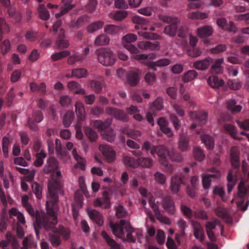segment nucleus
Segmentation results:
<instances>
[{"label": "nucleus", "instance_id": "nucleus-1", "mask_svg": "<svg viewBox=\"0 0 249 249\" xmlns=\"http://www.w3.org/2000/svg\"><path fill=\"white\" fill-rule=\"evenodd\" d=\"M48 188L47 201L46 203L47 213L38 211L35 212L32 208V219L36 218L33 227L37 236L39 234V229L42 228L49 231V241L53 247H57L61 245L62 239L67 240L69 238L70 231L69 229L62 225H59L58 228L55 227L57 223L56 213L59 209L58 193L64 194L60 182L57 179L49 182Z\"/></svg>", "mask_w": 249, "mask_h": 249}, {"label": "nucleus", "instance_id": "nucleus-2", "mask_svg": "<svg viewBox=\"0 0 249 249\" xmlns=\"http://www.w3.org/2000/svg\"><path fill=\"white\" fill-rule=\"evenodd\" d=\"M142 150L148 152L150 151L151 155L155 157L156 154L158 156L161 164L166 167L167 171L170 173L173 172V167L168 163V158L170 151L164 145H153L149 142L146 141L143 143Z\"/></svg>", "mask_w": 249, "mask_h": 249}, {"label": "nucleus", "instance_id": "nucleus-3", "mask_svg": "<svg viewBox=\"0 0 249 249\" xmlns=\"http://www.w3.org/2000/svg\"><path fill=\"white\" fill-rule=\"evenodd\" d=\"M125 220L122 219L120 221L119 223L113 224L110 222L109 226L113 234L120 238L124 237V230H125L127 232L126 234L127 241L132 243L135 242L136 239L132 234L135 231L134 229L129 225L125 226Z\"/></svg>", "mask_w": 249, "mask_h": 249}, {"label": "nucleus", "instance_id": "nucleus-4", "mask_svg": "<svg viewBox=\"0 0 249 249\" xmlns=\"http://www.w3.org/2000/svg\"><path fill=\"white\" fill-rule=\"evenodd\" d=\"M111 124V120L109 119H107L105 121L102 122L101 120H95L92 122V125L99 130L104 131L102 133L103 137L105 140L112 142L115 138V134L112 129L106 130L105 129L110 126Z\"/></svg>", "mask_w": 249, "mask_h": 249}, {"label": "nucleus", "instance_id": "nucleus-5", "mask_svg": "<svg viewBox=\"0 0 249 249\" xmlns=\"http://www.w3.org/2000/svg\"><path fill=\"white\" fill-rule=\"evenodd\" d=\"M96 54L98 62L106 66H112L116 61V56L113 52L107 48L97 50Z\"/></svg>", "mask_w": 249, "mask_h": 249}, {"label": "nucleus", "instance_id": "nucleus-6", "mask_svg": "<svg viewBox=\"0 0 249 249\" xmlns=\"http://www.w3.org/2000/svg\"><path fill=\"white\" fill-rule=\"evenodd\" d=\"M75 112L77 116V124L76 125V137L79 139H82L83 138V133L81 130V122L85 118V111L84 105L80 102H77L75 105Z\"/></svg>", "mask_w": 249, "mask_h": 249}, {"label": "nucleus", "instance_id": "nucleus-7", "mask_svg": "<svg viewBox=\"0 0 249 249\" xmlns=\"http://www.w3.org/2000/svg\"><path fill=\"white\" fill-rule=\"evenodd\" d=\"M9 215L10 218H13L14 216L17 217L18 219L17 234L19 238H22L24 236V233L22 227L19 224H23L25 223V219L23 214L18 211L16 208H12L9 211Z\"/></svg>", "mask_w": 249, "mask_h": 249}, {"label": "nucleus", "instance_id": "nucleus-8", "mask_svg": "<svg viewBox=\"0 0 249 249\" xmlns=\"http://www.w3.org/2000/svg\"><path fill=\"white\" fill-rule=\"evenodd\" d=\"M171 61L168 58L160 59L157 61L152 62L149 60L142 61V63L146 66L149 69L156 71L157 67H165L170 64Z\"/></svg>", "mask_w": 249, "mask_h": 249}, {"label": "nucleus", "instance_id": "nucleus-9", "mask_svg": "<svg viewBox=\"0 0 249 249\" xmlns=\"http://www.w3.org/2000/svg\"><path fill=\"white\" fill-rule=\"evenodd\" d=\"M99 149L107 162H111L115 160V152L109 145L101 144Z\"/></svg>", "mask_w": 249, "mask_h": 249}, {"label": "nucleus", "instance_id": "nucleus-10", "mask_svg": "<svg viewBox=\"0 0 249 249\" xmlns=\"http://www.w3.org/2000/svg\"><path fill=\"white\" fill-rule=\"evenodd\" d=\"M94 205L95 207H100L107 209L110 207V199L109 193L107 191L103 193V197L98 198L94 201Z\"/></svg>", "mask_w": 249, "mask_h": 249}, {"label": "nucleus", "instance_id": "nucleus-11", "mask_svg": "<svg viewBox=\"0 0 249 249\" xmlns=\"http://www.w3.org/2000/svg\"><path fill=\"white\" fill-rule=\"evenodd\" d=\"M7 240H2L1 246L3 248H7L10 244L13 249H19V245L16 237L13 235L10 231H8L6 235Z\"/></svg>", "mask_w": 249, "mask_h": 249}, {"label": "nucleus", "instance_id": "nucleus-12", "mask_svg": "<svg viewBox=\"0 0 249 249\" xmlns=\"http://www.w3.org/2000/svg\"><path fill=\"white\" fill-rule=\"evenodd\" d=\"M191 119L198 123V125L204 124L207 119V113L204 111H191L189 113Z\"/></svg>", "mask_w": 249, "mask_h": 249}, {"label": "nucleus", "instance_id": "nucleus-13", "mask_svg": "<svg viewBox=\"0 0 249 249\" xmlns=\"http://www.w3.org/2000/svg\"><path fill=\"white\" fill-rule=\"evenodd\" d=\"M184 183V176L182 175H175L171 178V189L173 193H177L180 190V185Z\"/></svg>", "mask_w": 249, "mask_h": 249}, {"label": "nucleus", "instance_id": "nucleus-14", "mask_svg": "<svg viewBox=\"0 0 249 249\" xmlns=\"http://www.w3.org/2000/svg\"><path fill=\"white\" fill-rule=\"evenodd\" d=\"M213 63V59L208 56L204 59L194 62L193 63V67L198 70L205 71Z\"/></svg>", "mask_w": 249, "mask_h": 249}, {"label": "nucleus", "instance_id": "nucleus-15", "mask_svg": "<svg viewBox=\"0 0 249 249\" xmlns=\"http://www.w3.org/2000/svg\"><path fill=\"white\" fill-rule=\"evenodd\" d=\"M106 111L107 114L113 116L116 119L123 121L128 120L127 114L123 110L113 107H107Z\"/></svg>", "mask_w": 249, "mask_h": 249}, {"label": "nucleus", "instance_id": "nucleus-16", "mask_svg": "<svg viewBox=\"0 0 249 249\" xmlns=\"http://www.w3.org/2000/svg\"><path fill=\"white\" fill-rule=\"evenodd\" d=\"M212 172L215 173L213 174H203L202 175V184L203 188L205 189H208L211 185V178H219L220 177V173L219 171L217 170L215 168H213L212 169Z\"/></svg>", "mask_w": 249, "mask_h": 249}, {"label": "nucleus", "instance_id": "nucleus-17", "mask_svg": "<svg viewBox=\"0 0 249 249\" xmlns=\"http://www.w3.org/2000/svg\"><path fill=\"white\" fill-rule=\"evenodd\" d=\"M162 205L164 209L169 213L173 214L175 212V202L172 197L166 196L163 197Z\"/></svg>", "mask_w": 249, "mask_h": 249}, {"label": "nucleus", "instance_id": "nucleus-18", "mask_svg": "<svg viewBox=\"0 0 249 249\" xmlns=\"http://www.w3.org/2000/svg\"><path fill=\"white\" fill-rule=\"evenodd\" d=\"M208 84L213 88L218 89L220 87L223 88L224 91H227L228 88L225 85V82L222 79H219L217 76H210L207 80Z\"/></svg>", "mask_w": 249, "mask_h": 249}, {"label": "nucleus", "instance_id": "nucleus-19", "mask_svg": "<svg viewBox=\"0 0 249 249\" xmlns=\"http://www.w3.org/2000/svg\"><path fill=\"white\" fill-rule=\"evenodd\" d=\"M239 151L237 147H232L231 150V162L232 167L239 170L240 167Z\"/></svg>", "mask_w": 249, "mask_h": 249}, {"label": "nucleus", "instance_id": "nucleus-20", "mask_svg": "<svg viewBox=\"0 0 249 249\" xmlns=\"http://www.w3.org/2000/svg\"><path fill=\"white\" fill-rule=\"evenodd\" d=\"M192 224L194 231V236L196 239L203 241L204 240V233L201 224L196 221H192Z\"/></svg>", "mask_w": 249, "mask_h": 249}, {"label": "nucleus", "instance_id": "nucleus-21", "mask_svg": "<svg viewBox=\"0 0 249 249\" xmlns=\"http://www.w3.org/2000/svg\"><path fill=\"white\" fill-rule=\"evenodd\" d=\"M58 168L57 160L53 158H49L47 161L46 164L44 168V172L46 173H51L55 171Z\"/></svg>", "mask_w": 249, "mask_h": 249}, {"label": "nucleus", "instance_id": "nucleus-22", "mask_svg": "<svg viewBox=\"0 0 249 249\" xmlns=\"http://www.w3.org/2000/svg\"><path fill=\"white\" fill-rule=\"evenodd\" d=\"M215 213L218 217H221L226 223L228 224L232 223V218L226 209L218 208L215 210Z\"/></svg>", "mask_w": 249, "mask_h": 249}, {"label": "nucleus", "instance_id": "nucleus-23", "mask_svg": "<svg viewBox=\"0 0 249 249\" xmlns=\"http://www.w3.org/2000/svg\"><path fill=\"white\" fill-rule=\"evenodd\" d=\"M89 218L98 226H101L103 224L104 221L102 215L99 212L95 210H91L88 212Z\"/></svg>", "mask_w": 249, "mask_h": 249}, {"label": "nucleus", "instance_id": "nucleus-24", "mask_svg": "<svg viewBox=\"0 0 249 249\" xmlns=\"http://www.w3.org/2000/svg\"><path fill=\"white\" fill-rule=\"evenodd\" d=\"M110 39L104 34H101L98 35L94 41V45L95 46H103L107 45L110 42Z\"/></svg>", "mask_w": 249, "mask_h": 249}, {"label": "nucleus", "instance_id": "nucleus-25", "mask_svg": "<svg viewBox=\"0 0 249 249\" xmlns=\"http://www.w3.org/2000/svg\"><path fill=\"white\" fill-rule=\"evenodd\" d=\"M124 29V26L109 24L105 27L104 31L107 34L114 36L122 31Z\"/></svg>", "mask_w": 249, "mask_h": 249}, {"label": "nucleus", "instance_id": "nucleus-26", "mask_svg": "<svg viewBox=\"0 0 249 249\" xmlns=\"http://www.w3.org/2000/svg\"><path fill=\"white\" fill-rule=\"evenodd\" d=\"M150 207L153 209L155 215L158 220L166 224H169L170 223V219L160 213V211L159 209V206L156 203L153 204Z\"/></svg>", "mask_w": 249, "mask_h": 249}, {"label": "nucleus", "instance_id": "nucleus-27", "mask_svg": "<svg viewBox=\"0 0 249 249\" xmlns=\"http://www.w3.org/2000/svg\"><path fill=\"white\" fill-rule=\"evenodd\" d=\"M126 82L131 86H136L140 80L139 74L132 71H129L127 72Z\"/></svg>", "mask_w": 249, "mask_h": 249}, {"label": "nucleus", "instance_id": "nucleus-28", "mask_svg": "<svg viewBox=\"0 0 249 249\" xmlns=\"http://www.w3.org/2000/svg\"><path fill=\"white\" fill-rule=\"evenodd\" d=\"M213 30L210 26H204L199 28L197 30L198 36L201 38H207L212 35Z\"/></svg>", "mask_w": 249, "mask_h": 249}, {"label": "nucleus", "instance_id": "nucleus-29", "mask_svg": "<svg viewBox=\"0 0 249 249\" xmlns=\"http://www.w3.org/2000/svg\"><path fill=\"white\" fill-rule=\"evenodd\" d=\"M89 20V17L88 16L83 15L79 17L77 19L72 20L70 26L72 28H78L88 22Z\"/></svg>", "mask_w": 249, "mask_h": 249}, {"label": "nucleus", "instance_id": "nucleus-30", "mask_svg": "<svg viewBox=\"0 0 249 249\" xmlns=\"http://www.w3.org/2000/svg\"><path fill=\"white\" fill-rule=\"evenodd\" d=\"M43 119V116L41 111L37 110L34 112L32 114V131H37L38 129V126L33 124L34 123H39Z\"/></svg>", "mask_w": 249, "mask_h": 249}, {"label": "nucleus", "instance_id": "nucleus-31", "mask_svg": "<svg viewBox=\"0 0 249 249\" xmlns=\"http://www.w3.org/2000/svg\"><path fill=\"white\" fill-rule=\"evenodd\" d=\"M179 22H173L169 25L164 28V32L171 36H174L177 33L178 24Z\"/></svg>", "mask_w": 249, "mask_h": 249}, {"label": "nucleus", "instance_id": "nucleus-32", "mask_svg": "<svg viewBox=\"0 0 249 249\" xmlns=\"http://www.w3.org/2000/svg\"><path fill=\"white\" fill-rule=\"evenodd\" d=\"M224 128L234 139L238 140L241 139V137L237 136V130L234 125L226 124L224 125Z\"/></svg>", "mask_w": 249, "mask_h": 249}, {"label": "nucleus", "instance_id": "nucleus-33", "mask_svg": "<svg viewBox=\"0 0 249 249\" xmlns=\"http://www.w3.org/2000/svg\"><path fill=\"white\" fill-rule=\"evenodd\" d=\"M223 58L216 59L211 67L210 72L215 74L222 73V69L221 65L223 62Z\"/></svg>", "mask_w": 249, "mask_h": 249}, {"label": "nucleus", "instance_id": "nucleus-34", "mask_svg": "<svg viewBox=\"0 0 249 249\" xmlns=\"http://www.w3.org/2000/svg\"><path fill=\"white\" fill-rule=\"evenodd\" d=\"M67 86L71 91L75 90L74 93H86L85 90L81 88L80 85L76 81H71L69 82Z\"/></svg>", "mask_w": 249, "mask_h": 249}, {"label": "nucleus", "instance_id": "nucleus-35", "mask_svg": "<svg viewBox=\"0 0 249 249\" xmlns=\"http://www.w3.org/2000/svg\"><path fill=\"white\" fill-rule=\"evenodd\" d=\"M72 155L74 158L77 162L75 165L76 167L81 169L82 170H85L86 160L78 155L75 149L73 150Z\"/></svg>", "mask_w": 249, "mask_h": 249}, {"label": "nucleus", "instance_id": "nucleus-36", "mask_svg": "<svg viewBox=\"0 0 249 249\" xmlns=\"http://www.w3.org/2000/svg\"><path fill=\"white\" fill-rule=\"evenodd\" d=\"M201 139L208 149L212 150L214 148V142L213 137L208 135H202Z\"/></svg>", "mask_w": 249, "mask_h": 249}, {"label": "nucleus", "instance_id": "nucleus-37", "mask_svg": "<svg viewBox=\"0 0 249 249\" xmlns=\"http://www.w3.org/2000/svg\"><path fill=\"white\" fill-rule=\"evenodd\" d=\"M38 17L43 20H47L49 19L50 15L49 11L44 4H40L38 8Z\"/></svg>", "mask_w": 249, "mask_h": 249}, {"label": "nucleus", "instance_id": "nucleus-38", "mask_svg": "<svg viewBox=\"0 0 249 249\" xmlns=\"http://www.w3.org/2000/svg\"><path fill=\"white\" fill-rule=\"evenodd\" d=\"M121 131L122 133L128 135L133 139H136L141 135V132L139 130L130 129L126 127L121 128Z\"/></svg>", "mask_w": 249, "mask_h": 249}, {"label": "nucleus", "instance_id": "nucleus-39", "mask_svg": "<svg viewBox=\"0 0 249 249\" xmlns=\"http://www.w3.org/2000/svg\"><path fill=\"white\" fill-rule=\"evenodd\" d=\"M104 24V22L101 20L92 22L87 26V31L89 33H93L100 29H101Z\"/></svg>", "mask_w": 249, "mask_h": 249}, {"label": "nucleus", "instance_id": "nucleus-40", "mask_svg": "<svg viewBox=\"0 0 249 249\" xmlns=\"http://www.w3.org/2000/svg\"><path fill=\"white\" fill-rule=\"evenodd\" d=\"M153 160L148 157H140L138 158V166L150 168L153 165Z\"/></svg>", "mask_w": 249, "mask_h": 249}, {"label": "nucleus", "instance_id": "nucleus-41", "mask_svg": "<svg viewBox=\"0 0 249 249\" xmlns=\"http://www.w3.org/2000/svg\"><path fill=\"white\" fill-rule=\"evenodd\" d=\"M198 76V73L195 70H189L185 72L182 77V80L185 83L189 82L196 78Z\"/></svg>", "mask_w": 249, "mask_h": 249}, {"label": "nucleus", "instance_id": "nucleus-42", "mask_svg": "<svg viewBox=\"0 0 249 249\" xmlns=\"http://www.w3.org/2000/svg\"><path fill=\"white\" fill-rule=\"evenodd\" d=\"M88 75V71L84 68H76L72 70V76L78 78L86 77Z\"/></svg>", "mask_w": 249, "mask_h": 249}, {"label": "nucleus", "instance_id": "nucleus-43", "mask_svg": "<svg viewBox=\"0 0 249 249\" xmlns=\"http://www.w3.org/2000/svg\"><path fill=\"white\" fill-rule=\"evenodd\" d=\"M88 87L95 92H100L102 89L101 83L95 80H90L88 84Z\"/></svg>", "mask_w": 249, "mask_h": 249}, {"label": "nucleus", "instance_id": "nucleus-44", "mask_svg": "<svg viewBox=\"0 0 249 249\" xmlns=\"http://www.w3.org/2000/svg\"><path fill=\"white\" fill-rule=\"evenodd\" d=\"M74 113L73 111H68L64 116L63 123L66 127H69L74 118Z\"/></svg>", "mask_w": 249, "mask_h": 249}, {"label": "nucleus", "instance_id": "nucleus-45", "mask_svg": "<svg viewBox=\"0 0 249 249\" xmlns=\"http://www.w3.org/2000/svg\"><path fill=\"white\" fill-rule=\"evenodd\" d=\"M70 54V52L68 50L62 51L52 54L51 58L56 61L69 56Z\"/></svg>", "mask_w": 249, "mask_h": 249}, {"label": "nucleus", "instance_id": "nucleus-46", "mask_svg": "<svg viewBox=\"0 0 249 249\" xmlns=\"http://www.w3.org/2000/svg\"><path fill=\"white\" fill-rule=\"evenodd\" d=\"M138 35L144 38L151 40L160 39V36L156 33L140 31L138 32Z\"/></svg>", "mask_w": 249, "mask_h": 249}, {"label": "nucleus", "instance_id": "nucleus-47", "mask_svg": "<svg viewBox=\"0 0 249 249\" xmlns=\"http://www.w3.org/2000/svg\"><path fill=\"white\" fill-rule=\"evenodd\" d=\"M46 157V154L42 150H41L40 152L36 153V160L34 162V165L36 167L41 166Z\"/></svg>", "mask_w": 249, "mask_h": 249}, {"label": "nucleus", "instance_id": "nucleus-48", "mask_svg": "<svg viewBox=\"0 0 249 249\" xmlns=\"http://www.w3.org/2000/svg\"><path fill=\"white\" fill-rule=\"evenodd\" d=\"M236 102L234 100H230L227 103V107L232 113H237L242 109V107L240 105H236Z\"/></svg>", "mask_w": 249, "mask_h": 249}, {"label": "nucleus", "instance_id": "nucleus-49", "mask_svg": "<svg viewBox=\"0 0 249 249\" xmlns=\"http://www.w3.org/2000/svg\"><path fill=\"white\" fill-rule=\"evenodd\" d=\"M123 162L124 164L128 166L136 168L138 167V159L134 158L128 156H125L123 158Z\"/></svg>", "mask_w": 249, "mask_h": 249}, {"label": "nucleus", "instance_id": "nucleus-50", "mask_svg": "<svg viewBox=\"0 0 249 249\" xmlns=\"http://www.w3.org/2000/svg\"><path fill=\"white\" fill-rule=\"evenodd\" d=\"M242 83L235 80H229L227 83V88L231 90H237L242 87Z\"/></svg>", "mask_w": 249, "mask_h": 249}, {"label": "nucleus", "instance_id": "nucleus-51", "mask_svg": "<svg viewBox=\"0 0 249 249\" xmlns=\"http://www.w3.org/2000/svg\"><path fill=\"white\" fill-rule=\"evenodd\" d=\"M85 133L91 142H94L96 140L98 135L97 133L89 127L84 128Z\"/></svg>", "mask_w": 249, "mask_h": 249}, {"label": "nucleus", "instance_id": "nucleus-52", "mask_svg": "<svg viewBox=\"0 0 249 249\" xmlns=\"http://www.w3.org/2000/svg\"><path fill=\"white\" fill-rule=\"evenodd\" d=\"M189 139L183 135H181L180 137L178 147L180 150L185 151L187 150L188 147Z\"/></svg>", "mask_w": 249, "mask_h": 249}, {"label": "nucleus", "instance_id": "nucleus-53", "mask_svg": "<svg viewBox=\"0 0 249 249\" xmlns=\"http://www.w3.org/2000/svg\"><path fill=\"white\" fill-rule=\"evenodd\" d=\"M163 100L160 97L157 98L156 100L152 103L150 106V110L153 111L154 110H160L163 107Z\"/></svg>", "mask_w": 249, "mask_h": 249}, {"label": "nucleus", "instance_id": "nucleus-54", "mask_svg": "<svg viewBox=\"0 0 249 249\" xmlns=\"http://www.w3.org/2000/svg\"><path fill=\"white\" fill-rule=\"evenodd\" d=\"M8 13L10 17L14 18L16 23L18 22L20 20L21 15L20 13L18 11H16L15 8L12 7L9 8L8 10Z\"/></svg>", "mask_w": 249, "mask_h": 249}, {"label": "nucleus", "instance_id": "nucleus-55", "mask_svg": "<svg viewBox=\"0 0 249 249\" xmlns=\"http://www.w3.org/2000/svg\"><path fill=\"white\" fill-rule=\"evenodd\" d=\"M208 17V15L205 13L199 12H194L190 13L188 15V18L192 19H204Z\"/></svg>", "mask_w": 249, "mask_h": 249}, {"label": "nucleus", "instance_id": "nucleus-56", "mask_svg": "<svg viewBox=\"0 0 249 249\" xmlns=\"http://www.w3.org/2000/svg\"><path fill=\"white\" fill-rule=\"evenodd\" d=\"M168 158L172 161L176 162H181L183 160L182 155L174 150L170 151Z\"/></svg>", "mask_w": 249, "mask_h": 249}, {"label": "nucleus", "instance_id": "nucleus-57", "mask_svg": "<svg viewBox=\"0 0 249 249\" xmlns=\"http://www.w3.org/2000/svg\"><path fill=\"white\" fill-rule=\"evenodd\" d=\"M42 187L36 182H32V191L38 199L42 197Z\"/></svg>", "mask_w": 249, "mask_h": 249}, {"label": "nucleus", "instance_id": "nucleus-58", "mask_svg": "<svg viewBox=\"0 0 249 249\" xmlns=\"http://www.w3.org/2000/svg\"><path fill=\"white\" fill-rule=\"evenodd\" d=\"M137 40V36L133 34H128L122 38L123 45L124 44H129L134 42Z\"/></svg>", "mask_w": 249, "mask_h": 249}, {"label": "nucleus", "instance_id": "nucleus-59", "mask_svg": "<svg viewBox=\"0 0 249 249\" xmlns=\"http://www.w3.org/2000/svg\"><path fill=\"white\" fill-rule=\"evenodd\" d=\"M55 45L56 48L58 49H64L69 47L70 43L68 40L64 39H56Z\"/></svg>", "mask_w": 249, "mask_h": 249}, {"label": "nucleus", "instance_id": "nucleus-60", "mask_svg": "<svg viewBox=\"0 0 249 249\" xmlns=\"http://www.w3.org/2000/svg\"><path fill=\"white\" fill-rule=\"evenodd\" d=\"M193 153L195 158L199 161H202L205 157L203 150L199 147H195Z\"/></svg>", "mask_w": 249, "mask_h": 249}, {"label": "nucleus", "instance_id": "nucleus-61", "mask_svg": "<svg viewBox=\"0 0 249 249\" xmlns=\"http://www.w3.org/2000/svg\"><path fill=\"white\" fill-rule=\"evenodd\" d=\"M67 59V63L69 65H73L76 62L80 61L82 60L83 58L78 54V53H74L71 55H69Z\"/></svg>", "mask_w": 249, "mask_h": 249}, {"label": "nucleus", "instance_id": "nucleus-62", "mask_svg": "<svg viewBox=\"0 0 249 249\" xmlns=\"http://www.w3.org/2000/svg\"><path fill=\"white\" fill-rule=\"evenodd\" d=\"M128 15V13L125 11H118L113 16V19L116 21H121L125 18Z\"/></svg>", "mask_w": 249, "mask_h": 249}, {"label": "nucleus", "instance_id": "nucleus-63", "mask_svg": "<svg viewBox=\"0 0 249 249\" xmlns=\"http://www.w3.org/2000/svg\"><path fill=\"white\" fill-rule=\"evenodd\" d=\"M181 210L184 215L187 218L190 219L194 217V212H193L189 207L182 205L181 206Z\"/></svg>", "mask_w": 249, "mask_h": 249}, {"label": "nucleus", "instance_id": "nucleus-64", "mask_svg": "<svg viewBox=\"0 0 249 249\" xmlns=\"http://www.w3.org/2000/svg\"><path fill=\"white\" fill-rule=\"evenodd\" d=\"M144 79L149 85H153L156 81V76L155 73L148 72L145 74Z\"/></svg>", "mask_w": 249, "mask_h": 249}]
</instances>
